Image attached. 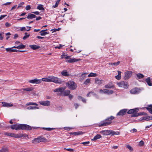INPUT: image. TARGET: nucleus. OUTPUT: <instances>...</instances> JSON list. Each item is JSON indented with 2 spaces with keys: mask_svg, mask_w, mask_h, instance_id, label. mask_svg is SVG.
Listing matches in <instances>:
<instances>
[{
  "mask_svg": "<svg viewBox=\"0 0 152 152\" xmlns=\"http://www.w3.org/2000/svg\"><path fill=\"white\" fill-rule=\"evenodd\" d=\"M11 128L12 129L15 130H30L31 129V126L26 124H15L11 125Z\"/></svg>",
  "mask_w": 152,
  "mask_h": 152,
  "instance_id": "f257e3e1",
  "label": "nucleus"
},
{
  "mask_svg": "<svg viewBox=\"0 0 152 152\" xmlns=\"http://www.w3.org/2000/svg\"><path fill=\"white\" fill-rule=\"evenodd\" d=\"M114 118V117L111 116L105 120L101 121L98 124L99 127L104 126L110 125L112 123V121Z\"/></svg>",
  "mask_w": 152,
  "mask_h": 152,
  "instance_id": "f03ea898",
  "label": "nucleus"
},
{
  "mask_svg": "<svg viewBox=\"0 0 152 152\" xmlns=\"http://www.w3.org/2000/svg\"><path fill=\"white\" fill-rule=\"evenodd\" d=\"M99 133L104 135H108L111 134L112 136L115 135H119L120 133L118 132H114L111 130H102Z\"/></svg>",
  "mask_w": 152,
  "mask_h": 152,
  "instance_id": "7ed1b4c3",
  "label": "nucleus"
},
{
  "mask_svg": "<svg viewBox=\"0 0 152 152\" xmlns=\"http://www.w3.org/2000/svg\"><path fill=\"white\" fill-rule=\"evenodd\" d=\"M47 140V139L45 137L40 136L34 138L32 141V142L33 143H37L41 142H46Z\"/></svg>",
  "mask_w": 152,
  "mask_h": 152,
  "instance_id": "20e7f679",
  "label": "nucleus"
},
{
  "mask_svg": "<svg viewBox=\"0 0 152 152\" xmlns=\"http://www.w3.org/2000/svg\"><path fill=\"white\" fill-rule=\"evenodd\" d=\"M50 82H53L56 83L61 84V79L53 76H49Z\"/></svg>",
  "mask_w": 152,
  "mask_h": 152,
  "instance_id": "39448f33",
  "label": "nucleus"
},
{
  "mask_svg": "<svg viewBox=\"0 0 152 152\" xmlns=\"http://www.w3.org/2000/svg\"><path fill=\"white\" fill-rule=\"evenodd\" d=\"M66 86L71 90L75 89L77 87L76 84L73 81H69L66 83Z\"/></svg>",
  "mask_w": 152,
  "mask_h": 152,
  "instance_id": "423d86ee",
  "label": "nucleus"
},
{
  "mask_svg": "<svg viewBox=\"0 0 152 152\" xmlns=\"http://www.w3.org/2000/svg\"><path fill=\"white\" fill-rule=\"evenodd\" d=\"M4 135L8 136H10L12 137H14L16 138H19L23 137V135L22 134H15L13 133L5 132Z\"/></svg>",
  "mask_w": 152,
  "mask_h": 152,
  "instance_id": "0eeeda50",
  "label": "nucleus"
},
{
  "mask_svg": "<svg viewBox=\"0 0 152 152\" xmlns=\"http://www.w3.org/2000/svg\"><path fill=\"white\" fill-rule=\"evenodd\" d=\"M66 88V87L58 88L54 89L53 91L55 92H60V95H63L64 92Z\"/></svg>",
  "mask_w": 152,
  "mask_h": 152,
  "instance_id": "6e6552de",
  "label": "nucleus"
},
{
  "mask_svg": "<svg viewBox=\"0 0 152 152\" xmlns=\"http://www.w3.org/2000/svg\"><path fill=\"white\" fill-rule=\"evenodd\" d=\"M117 84L118 86L120 87L127 88L128 87V85H127V83L126 82H125L124 81L117 83Z\"/></svg>",
  "mask_w": 152,
  "mask_h": 152,
  "instance_id": "1a4fd4ad",
  "label": "nucleus"
},
{
  "mask_svg": "<svg viewBox=\"0 0 152 152\" xmlns=\"http://www.w3.org/2000/svg\"><path fill=\"white\" fill-rule=\"evenodd\" d=\"M132 72L130 71H128L125 72L124 78L125 80L128 79L132 75Z\"/></svg>",
  "mask_w": 152,
  "mask_h": 152,
  "instance_id": "9d476101",
  "label": "nucleus"
},
{
  "mask_svg": "<svg viewBox=\"0 0 152 152\" xmlns=\"http://www.w3.org/2000/svg\"><path fill=\"white\" fill-rule=\"evenodd\" d=\"M40 104L44 106H49L50 105V101L46 100L45 101H41L39 102Z\"/></svg>",
  "mask_w": 152,
  "mask_h": 152,
  "instance_id": "9b49d317",
  "label": "nucleus"
},
{
  "mask_svg": "<svg viewBox=\"0 0 152 152\" xmlns=\"http://www.w3.org/2000/svg\"><path fill=\"white\" fill-rule=\"evenodd\" d=\"M41 79H37L30 80L29 81V82L31 83L38 84L41 82Z\"/></svg>",
  "mask_w": 152,
  "mask_h": 152,
  "instance_id": "f8f14e48",
  "label": "nucleus"
},
{
  "mask_svg": "<svg viewBox=\"0 0 152 152\" xmlns=\"http://www.w3.org/2000/svg\"><path fill=\"white\" fill-rule=\"evenodd\" d=\"M127 111L126 109H123L120 110L117 114V115H125Z\"/></svg>",
  "mask_w": 152,
  "mask_h": 152,
  "instance_id": "ddd939ff",
  "label": "nucleus"
},
{
  "mask_svg": "<svg viewBox=\"0 0 152 152\" xmlns=\"http://www.w3.org/2000/svg\"><path fill=\"white\" fill-rule=\"evenodd\" d=\"M130 92L132 94H137L139 93L140 91L138 88H135L131 89Z\"/></svg>",
  "mask_w": 152,
  "mask_h": 152,
  "instance_id": "4468645a",
  "label": "nucleus"
},
{
  "mask_svg": "<svg viewBox=\"0 0 152 152\" xmlns=\"http://www.w3.org/2000/svg\"><path fill=\"white\" fill-rule=\"evenodd\" d=\"M138 110V108H137L135 109H130L129 110L127 113L128 114H132L134 113H137Z\"/></svg>",
  "mask_w": 152,
  "mask_h": 152,
  "instance_id": "2eb2a0df",
  "label": "nucleus"
},
{
  "mask_svg": "<svg viewBox=\"0 0 152 152\" xmlns=\"http://www.w3.org/2000/svg\"><path fill=\"white\" fill-rule=\"evenodd\" d=\"M2 106L4 107H11L13 106V104L11 103H7L5 102H2Z\"/></svg>",
  "mask_w": 152,
  "mask_h": 152,
  "instance_id": "dca6fc26",
  "label": "nucleus"
},
{
  "mask_svg": "<svg viewBox=\"0 0 152 152\" xmlns=\"http://www.w3.org/2000/svg\"><path fill=\"white\" fill-rule=\"evenodd\" d=\"M103 80H100L98 78H96L95 79V83L98 85H100L103 83Z\"/></svg>",
  "mask_w": 152,
  "mask_h": 152,
  "instance_id": "f3484780",
  "label": "nucleus"
},
{
  "mask_svg": "<svg viewBox=\"0 0 152 152\" xmlns=\"http://www.w3.org/2000/svg\"><path fill=\"white\" fill-rule=\"evenodd\" d=\"M80 59H77L75 58H70L66 61V62L69 63H72L78 61Z\"/></svg>",
  "mask_w": 152,
  "mask_h": 152,
  "instance_id": "a211bd4d",
  "label": "nucleus"
},
{
  "mask_svg": "<svg viewBox=\"0 0 152 152\" xmlns=\"http://www.w3.org/2000/svg\"><path fill=\"white\" fill-rule=\"evenodd\" d=\"M34 89V88L32 87H28L26 88H23L21 89L20 90V91H21L23 90L24 91H32Z\"/></svg>",
  "mask_w": 152,
  "mask_h": 152,
  "instance_id": "6ab92c4d",
  "label": "nucleus"
},
{
  "mask_svg": "<svg viewBox=\"0 0 152 152\" xmlns=\"http://www.w3.org/2000/svg\"><path fill=\"white\" fill-rule=\"evenodd\" d=\"M36 16L34 14L29 13L27 15V18L28 19H31L35 18Z\"/></svg>",
  "mask_w": 152,
  "mask_h": 152,
  "instance_id": "aec40b11",
  "label": "nucleus"
},
{
  "mask_svg": "<svg viewBox=\"0 0 152 152\" xmlns=\"http://www.w3.org/2000/svg\"><path fill=\"white\" fill-rule=\"evenodd\" d=\"M88 73H83L81 76V77L80 78V81L82 82V81L86 77V75H87Z\"/></svg>",
  "mask_w": 152,
  "mask_h": 152,
  "instance_id": "412c9836",
  "label": "nucleus"
},
{
  "mask_svg": "<svg viewBox=\"0 0 152 152\" xmlns=\"http://www.w3.org/2000/svg\"><path fill=\"white\" fill-rule=\"evenodd\" d=\"M29 47L34 50L38 49L40 47V46L34 45H30Z\"/></svg>",
  "mask_w": 152,
  "mask_h": 152,
  "instance_id": "4be33fe9",
  "label": "nucleus"
},
{
  "mask_svg": "<svg viewBox=\"0 0 152 152\" xmlns=\"http://www.w3.org/2000/svg\"><path fill=\"white\" fill-rule=\"evenodd\" d=\"M146 109L148 110L149 112L151 114H152V105H149L148 107H146Z\"/></svg>",
  "mask_w": 152,
  "mask_h": 152,
  "instance_id": "5701e85b",
  "label": "nucleus"
},
{
  "mask_svg": "<svg viewBox=\"0 0 152 152\" xmlns=\"http://www.w3.org/2000/svg\"><path fill=\"white\" fill-rule=\"evenodd\" d=\"M102 136L99 134H98L95 136L93 139H91L92 141H96L98 139L101 138Z\"/></svg>",
  "mask_w": 152,
  "mask_h": 152,
  "instance_id": "b1692460",
  "label": "nucleus"
},
{
  "mask_svg": "<svg viewBox=\"0 0 152 152\" xmlns=\"http://www.w3.org/2000/svg\"><path fill=\"white\" fill-rule=\"evenodd\" d=\"M61 74L62 75L66 77L68 76L69 75V73L65 70H63L61 72Z\"/></svg>",
  "mask_w": 152,
  "mask_h": 152,
  "instance_id": "393cba45",
  "label": "nucleus"
},
{
  "mask_svg": "<svg viewBox=\"0 0 152 152\" xmlns=\"http://www.w3.org/2000/svg\"><path fill=\"white\" fill-rule=\"evenodd\" d=\"M118 75L115 76V78L117 80H119L121 79V72L119 71H118Z\"/></svg>",
  "mask_w": 152,
  "mask_h": 152,
  "instance_id": "a878e982",
  "label": "nucleus"
},
{
  "mask_svg": "<svg viewBox=\"0 0 152 152\" xmlns=\"http://www.w3.org/2000/svg\"><path fill=\"white\" fill-rule=\"evenodd\" d=\"M145 81L147 83L148 86H152V83L151 82V80L150 77H148L145 80Z\"/></svg>",
  "mask_w": 152,
  "mask_h": 152,
  "instance_id": "bb28decb",
  "label": "nucleus"
},
{
  "mask_svg": "<svg viewBox=\"0 0 152 152\" xmlns=\"http://www.w3.org/2000/svg\"><path fill=\"white\" fill-rule=\"evenodd\" d=\"M70 93V91L69 90H66L65 91H64L62 96H68L69 95Z\"/></svg>",
  "mask_w": 152,
  "mask_h": 152,
  "instance_id": "cd10ccee",
  "label": "nucleus"
},
{
  "mask_svg": "<svg viewBox=\"0 0 152 152\" xmlns=\"http://www.w3.org/2000/svg\"><path fill=\"white\" fill-rule=\"evenodd\" d=\"M142 119H144V120L146 121H148L152 120V117H150L148 116H145L143 117V118Z\"/></svg>",
  "mask_w": 152,
  "mask_h": 152,
  "instance_id": "c85d7f7f",
  "label": "nucleus"
},
{
  "mask_svg": "<svg viewBox=\"0 0 152 152\" xmlns=\"http://www.w3.org/2000/svg\"><path fill=\"white\" fill-rule=\"evenodd\" d=\"M0 152H9V151L7 148L3 147L0 150Z\"/></svg>",
  "mask_w": 152,
  "mask_h": 152,
  "instance_id": "c756f323",
  "label": "nucleus"
},
{
  "mask_svg": "<svg viewBox=\"0 0 152 152\" xmlns=\"http://www.w3.org/2000/svg\"><path fill=\"white\" fill-rule=\"evenodd\" d=\"M39 108L37 106H29L27 108L28 110H32L36 109H39Z\"/></svg>",
  "mask_w": 152,
  "mask_h": 152,
  "instance_id": "7c9ffc66",
  "label": "nucleus"
},
{
  "mask_svg": "<svg viewBox=\"0 0 152 152\" xmlns=\"http://www.w3.org/2000/svg\"><path fill=\"white\" fill-rule=\"evenodd\" d=\"M26 106H29V105L38 106V104L37 103H35L30 102L27 103L26 104Z\"/></svg>",
  "mask_w": 152,
  "mask_h": 152,
  "instance_id": "2f4dec72",
  "label": "nucleus"
},
{
  "mask_svg": "<svg viewBox=\"0 0 152 152\" xmlns=\"http://www.w3.org/2000/svg\"><path fill=\"white\" fill-rule=\"evenodd\" d=\"M40 34L41 36H45L47 34H48L49 32H47L45 31H43L41 30L40 32Z\"/></svg>",
  "mask_w": 152,
  "mask_h": 152,
  "instance_id": "473e14b6",
  "label": "nucleus"
},
{
  "mask_svg": "<svg viewBox=\"0 0 152 152\" xmlns=\"http://www.w3.org/2000/svg\"><path fill=\"white\" fill-rule=\"evenodd\" d=\"M97 76V75L96 73H94L91 72L88 75V77H95Z\"/></svg>",
  "mask_w": 152,
  "mask_h": 152,
  "instance_id": "72a5a7b5",
  "label": "nucleus"
},
{
  "mask_svg": "<svg viewBox=\"0 0 152 152\" xmlns=\"http://www.w3.org/2000/svg\"><path fill=\"white\" fill-rule=\"evenodd\" d=\"M60 1V0H58L56 2L55 4L53 6V7L55 8L57 7L58 6Z\"/></svg>",
  "mask_w": 152,
  "mask_h": 152,
  "instance_id": "f704fd0d",
  "label": "nucleus"
},
{
  "mask_svg": "<svg viewBox=\"0 0 152 152\" xmlns=\"http://www.w3.org/2000/svg\"><path fill=\"white\" fill-rule=\"evenodd\" d=\"M115 86L114 85L110 86L109 84L106 85L104 86V87L106 88H114Z\"/></svg>",
  "mask_w": 152,
  "mask_h": 152,
  "instance_id": "c9c22d12",
  "label": "nucleus"
},
{
  "mask_svg": "<svg viewBox=\"0 0 152 152\" xmlns=\"http://www.w3.org/2000/svg\"><path fill=\"white\" fill-rule=\"evenodd\" d=\"M37 8L39 10H44V9L43 8V5L42 4L39 5L37 6Z\"/></svg>",
  "mask_w": 152,
  "mask_h": 152,
  "instance_id": "e433bc0d",
  "label": "nucleus"
},
{
  "mask_svg": "<svg viewBox=\"0 0 152 152\" xmlns=\"http://www.w3.org/2000/svg\"><path fill=\"white\" fill-rule=\"evenodd\" d=\"M25 45H23L22 44L21 45H19V46H17V48L18 49H23L25 48Z\"/></svg>",
  "mask_w": 152,
  "mask_h": 152,
  "instance_id": "4c0bfd02",
  "label": "nucleus"
},
{
  "mask_svg": "<svg viewBox=\"0 0 152 152\" xmlns=\"http://www.w3.org/2000/svg\"><path fill=\"white\" fill-rule=\"evenodd\" d=\"M137 76L138 79L142 78L144 77V75L140 73L137 74Z\"/></svg>",
  "mask_w": 152,
  "mask_h": 152,
  "instance_id": "58836bf2",
  "label": "nucleus"
},
{
  "mask_svg": "<svg viewBox=\"0 0 152 152\" xmlns=\"http://www.w3.org/2000/svg\"><path fill=\"white\" fill-rule=\"evenodd\" d=\"M90 79L89 78L87 79L84 82L83 84L85 85H87V84L90 82Z\"/></svg>",
  "mask_w": 152,
  "mask_h": 152,
  "instance_id": "ea45409f",
  "label": "nucleus"
},
{
  "mask_svg": "<svg viewBox=\"0 0 152 152\" xmlns=\"http://www.w3.org/2000/svg\"><path fill=\"white\" fill-rule=\"evenodd\" d=\"M42 80L45 82H50L49 76L48 77V78H42Z\"/></svg>",
  "mask_w": 152,
  "mask_h": 152,
  "instance_id": "a19ab883",
  "label": "nucleus"
},
{
  "mask_svg": "<svg viewBox=\"0 0 152 152\" xmlns=\"http://www.w3.org/2000/svg\"><path fill=\"white\" fill-rule=\"evenodd\" d=\"M82 134L83 133L82 132H74L73 133V134L75 135H79L81 134Z\"/></svg>",
  "mask_w": 152,
  "mask_h": 152,
  "instance_id": "79ce46f5",
  "label": "nucleus"
},
{
  "mask_svg": "<svg viewBox=\"0 0 152 152\" xmlns=\"http://www.w3.org/2000/svg\"><path fill=\"white\" fill-rule=\"evenodd\" d=\"M126 147L128 148L131 151H133V148L129 145H127L126 146Z\"/></svg>",
  "mask_w": 152,
  "mask_h": 152,
  "instance_id": "37998d69",
  "label": "nucleus"
},
{
  "mask_svg": "<svg viewBox=\"0 0 152 152\" xmlns=\"http://www.w3.org/2000/svg\"><path fill=\"white\" fill-rule=\"evenodd\" d=\"M43 129L44 130L48 131H50L53 130L54 129L53 128H43Z\"/></svg>",
  "mask_w": 152,
  "mask_h": 152,
  "instance_id": "c03bdc74",
  "label": "nucleus"
},
{
  "mask_svg": "<svg viewBox=\"0 0 152 152\" xmlns=\"http://www.w3.org/2000/svg\"><path fill=\"white\" fill-rule=\"evenodd\" d=\"M6 50L7 52H9L10 53L12 52V48H8L6 49Z\"/></svg>",
  "mask_w": 152,
  "mask_h": 152,
  "instance_id": "a18cd8bd",
  "label": "nucleus"
},
{
  "mask_svg": "<svg viewBox=\"0 0 152 152\" xmlns=\"http://www.w3.org/2000/svg\"><path fill=\"white\" fill-rule=\"evenodd\" d=\"M90 143L89 141H87L85 142H83L81 143V144H83L86 146H87V145Z\"/></svg>",
  "mask_w": 152,
  "mask_h": 152,
  "instance_id": "49530a36",
  "label": "nucleus"
},
{
  "mask_svg": "<svg viewBox=\"0 0 152 152\" xmlns=\"http://www.w3.org/2000/svg\"><path fill=\"white\" fill-rule=\"evenodd\" d=\"M134 113L132 115V117H137V116H138L139 115V113Z\"/></svg>",
  "mask_w": 152,
  "mask_h": 152,
  "instance_id": "de8ad7c7",
  "label": "nucleus"
},
{
  "mask_svg": "<svg viewBox=\"0 0 152 152\" xmlns=\"http://www.w3.org/2000/svg\"><path fill=\"white\" fill-rule=\"evenodd\" d=\"M144 142L142 140H141L139 142V145L140 146H142L144 144Z\"/></svg>",
  "mask_w": 152,
  "mask_h": 152,
  "instance_id": "09e8293b",
  "label": "nucleus"
},
{
  "mask_svg": "<svg viewBox=\"0 0 152 152\" xmlns=\"http://www.w3.org/2000/svg\"><path fill=\"white\" fill-rule=\"evenodd\" d=\"M108 91L107 92V94H113L114 92L112 90H108Z\"/></svg>",
  "mask_w": 152,
  "mask_h": 152,
  "instance_id": "8fccbe9b",
  "label": "nucleus"
},
{
  "mask_svg": "<svg viewBox=\"0 0 152 152\" xmlns=\"http://www.w3.org/2000/svg\"><path fill=\"white\" fill-rule=\"evenodd\" d=\"M64 150H66L68 151H70V152H73L74 151V150L73 149H71V148H64Z\"/></svg>",
  "mask_w": 152,
  "mask_h": 152,
  "instance_id": "3c124183",
  "label": "nucleus"
},
{
  "mask_svg": "<svg viewBox=\"0 0 152 152\" xmlns=\"http://www.w3.org/2000/svg\"><path fill=\"white\" fill-rule=\"evenodd\" d=\"M30 36V34H28L27 35H25L23 37V40H25L26 38H28Z\"/></svg>",
  "mask_w": 152,
  "mask_h": 152,
  "instance_id": "603ef678",
  "label": "nucleus"
},
{
  "mask_svg": "<svg viewBox=\"0 0 152 152\" xmlns=\"http://www.w3.org/2000/svg\"><path fill=\"white\" fill-rule=\"evenodd\" d=\"M4 32H1L0 33V39L1 40H2L3 39V37L2 36V35L4 34Z\"/></svg>",
  "mask_w": 152,
  "mask_h": 152,
  "instance_id": "864d4df0",
  "label": "nucleus"
},
{
  "mask_svg": "<svg viewBox=\"0 0 152 152\" xmlns=\"http://www.w3.org/2000/svg\"><path fill=\"white\" fill-rule=\"evenodd\" d=\"M31 9V7L30 5H27L26 7V9L27 10H30Z\"/></svg>",
  "mask_w": 152,
  "mask_h": 152,
  "instance_id": "5fc2aeb1",
  "label": "nucleus"
},
{
  "mask_svg": "<svg viewBox=\"0 0 152 152\" xmlns=\"http://www.w3.org/2000/svg\"><path fill=\"white\" fill-rule=\"evenodd\" d=\"M139 115H146L147 114L146 113L144 112H140L139 113Z\"/></svg>",
  "mask_w": 152,
  "mask_h": 152,
  "instance_id": "6e6d98bb",
  "label": "nucleus"
},
{
  "mask_svg": "<svg viewBox=\"0 0 152 152\" xmlns=\"http://www.w3.org/2000/svg\"><path fill=\"white\" fill-rule=\"evenodd\" d=\"M5 25L7 27H9L11 26V24L8 22H6L5 24Z\"/></svg>",
  "mask_w": 152,
  "mask_h": 152,
  "instance_id": "4d7b16f0",
  "label": "nucleus"
},
{
  "mask_svg": "<svg viewBox=\"0 0 152 152\" xmlns=\"http://www.w3.org/2000/svg\"><path fill=\"white\" fill-rule=\"evenodd\" d=\"M120 63V62L119 61H118L117 62H115L113 63V65L115 66H117L119 65Z\"/></svg>",
  "mask_w": 152,
  "mask_h": 152,
  "instance_id": "13d9d810",
  "label": "nucleus"
},
{
  "mask_svg": "<svg viewBox=\"0 0 152 152\" xmlns=\"http://www.w3.org/2000/svg\"><path fill=\"white\" fill-rule=\"evenodd\" d=\"M108 90L104 89H103V93H104V94H107V92L108 91Z\"/></svg>",
  "mask_w": 152,
  "mask_h": 152,
  "instance_id": "bf43d9fd",
  "label": "nucleus"
},
{
  "mask_svg": "<svg viewBox=\"0 0 152 152\" xmlns=\"http://www.w3.org/2000/svg\"><path fill=\"white\" fill-rule=\"evenodd\" d=\"M7 16V15H1L0 17V20L3 19L5 17H6Z\"/></svg>",
  "mask_w": 152,
  "mask_h": 152,
  "instance_id": "052dcab7",
  "label": "nucleus"
},
{
  "mask_svg": "<svg viewBox=\"0 0 152 152\" xmlns=\"http://www.w3.org/2000/svg\"><path fill=\"white\" fill-rule=\"evenodd\" d=\"M24 4V2H22L21 3H20L19 4L18 7V8L20 7H21L22 5L23 4Z\"/></svg>",
  "mask_w": 152,
  "mask_h": 152,
  "instance_id": "680f3d73",
  "label": "nucleus"
},
{
  "mask_svg": "<svg viewBox=\"0 0 152 152\" xmlns=\"http://www.w3.org/2000/svg\"><path fill=\"white\" fill-rule=\"evenodd\" d=\"M20 30L21 31H26V29L25 27H22L20 28Z\"/></svg>",
  "mask_w": 152,
  "mask_h": 152,
  "instance_id": "e2e57ef3",
  "label": "nucleus"
},
{
  "mask_svg": "<svg viewBox=\"0 0 152 152\" xmlns=\"http://www.w3.org/2000/svg\"><path fill=\"white\" fill-rule=\"evenodd\" d=\"M32 13L35 14L36 15H38L39 14V12L38 11L34 12H32Z\"/></svg>",
  "mask_w": 152,
  "mask_h": 152,
  "instance_id": "0e129e2a",
  "label": "nucleus"
},
{
  "mask_svg": "<svg viewBox=\"0 0 152 152\" xmlns=\"http://www.w3.org/2000/svg\"><path fill=\"white\" fill-rule=\"evenodd\" d=\"M79 106V104H78L75 103L74 104V106L75 107L76 109H77V108Z\"/></svg>",
  "mask_w": 152,
  "mask_h": 152,
  "instance_id": "69168bd1",
  "label": "nucleus"
},
{
  "mask_svg": "<svg viewBox=\"0 0 152 152\" xmlns=\"http://www.w3.org/2000/svg\"><path fill=\"white\" fill-rule=\"evenodd\" d=\"M69 97L70 99H72L73 97V96L72 95L69 94Z\"/></svg>",
  "mask_w": 152,
  "mask_h": 152,
  "instance_id": "338daca9",
  "label": "nucleus"
},
{
  "mask_svg": "<svg viewBox=\"0 0 152 152\" xmlns=\"http://www.w3.org/2000/svg\"><path fill=\"white\" fill-rule=\"evenodd\" d=\"M81 100L84 103H86V99L83 98Z\"/></svg>",
  "mask_w": 152,
  "mask_h": 152,
  "instance_id": "774afa93",
  "label": "nucleus"
}]
</instances>
